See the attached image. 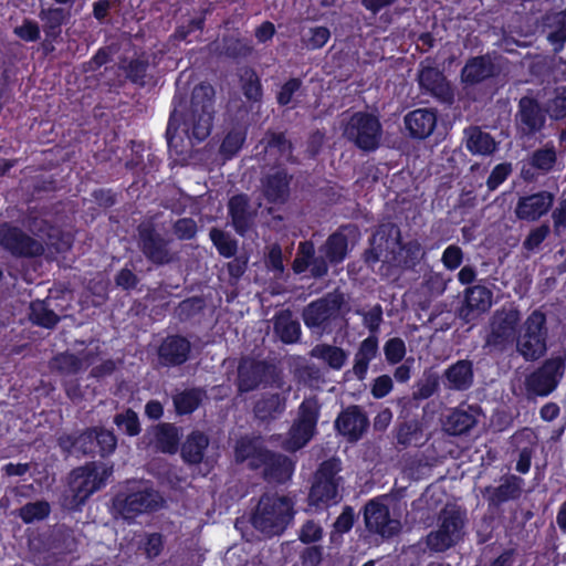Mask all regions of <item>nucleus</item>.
Instances as JSON below:
<instances>
[{"label":"nucleus","mask_w":566,"mask_h":566,"mask_svg":"<svg viewBox=\"0 0 566 566\" xmlns=\"http://www.w3.org/2000/svg\"><path fill=\"white\" fill-rule=\"evenodd\" d=\"M214 90L210 84L201 83L192 90L189 106L175 107L167 127V142L170 148L179 151V129L187 136L189 144L205 140L211 133L214 114Z\"/></svg>","instance_id":"obj_1"},{"label":"nucleus","mask_w":566,"mask_h":566,"mask_svg":"<svg viewBox=\"0 0 566 566\" xmlns=\"http://www.w3.org/2000/svg\"><path fill=\"white\" fill-rule=\"evenodd\" d=\"M294 502L279 494H264L252 516L253 526L266 536L280 535L294 516Z\"/></svg>","instance_id":"obj_2"},{"label":"nucleus","mask_w":566,"mask_h":566,"mask_svg":"<svg viewBox=\"0 0 566 566\" xmlns=\"http://www.w3.org/2000/svg\"><path fill=\"white\" fill-rule=\"evenodd\" d=\"M403 251L417 258L420 254L421 247L416 241L402 247L399 229L394 224L381 226L371 239V249L366 252V261L369 263L384 261L407 264L408 261L402 254Z\"/></svg>","instance_id":"obj_3"},{"label":"nucleus","mask_w":566,"mask_h":566,"mask_svg":"<svg viewBox=\"0 0 566 566\" xmlns=\"http://www.w3.org/2000/svg\"><path fill=\"white\" fill-rule=\"evenodd\" d=\"M467 513L455 505H447L439 514L437 528L426 537L432 552H444L459 544L465 535Z\"/></svg>","instance_id":"obj_4"},{"label":"nucleus","mask_w":566,"mask_h":566,"mask_svg":"<svg viewBox=\"0 0 566 566\" xmlns=\"http://www.w3.org/2000/svg\"><path fill=\"white\" fill-rule=\"evenodd\" d=\"M381 124L377 116L364 112L353 114L345 123L343 135L358 148L375 150L381 138Z\"/></svg>","instance_id":"obj_5"},{"label":"nucleus","mask_w":566,"mask_h":566,"mask_svg":"<svg viewBox=\"0 0 566 566\" xmlns=\"http://www.w3.org/2000/svg\"><path fill=\"white\" fill-rule=\"evenodd\" d=\"M546 318L539 311H534L524 322L517 337V352L526 360H535L546 352Z\"/></svg>","instance_id":"obj_6"},{"label":"nucleus","mask_w":566,"mask_h":566,"mask_svg":"<svg viewBox=\"0 0 566 566\" xmlns=\"http://www.w3.org/2000/svg\"><path fill=\"white\" fill-rule=\"evenodd\" d=\"M340 461L329 459L323 462L315 474V480L310 492V502L312 504L336 503L342 478Z\"/></svg>","instance_id":"obj_7"},{"label":"nucleus","mask_w":566,"mask_h":566,"mask_svg":"<svg viewBox=\"0 0 566 566\" xmlns=\"http://www.w3.org/2000/svg\"><path fill=\"white\" fill-rule=\"evenodd\" d=\"M318 419V402L314 398L305 399L298 409V417L292 426L284 448L296 451L303 448L314 436Z\"/></svg>","instance_id":"obj_8"},{"label":"nucleus","mask_w":566,"mask_h":566,"mask_svg":"<svg viewBox=\"0 0 566 566\" xmlns=\"http://www.w3.org/2000/svg\"><path fill=\"white\" fill-rule=\"evenodd\" d=\"M160 495L153 489L143 486L130 492L124 499L119 496L115 501L117 513L127 521H133L140 514L156 511L161 506Z\"/></svg>","instance_id":"obj_9"},{"label":"nucleus","mask_w":566,"mask_h":566,"mask_svg":"<svg viewBox=\"0 0 566 566\" xmlns=\"http://www.w3.org/2000/svg\"><path fill=\"white\" fill-rule=\"evenodd\" d=\"M112 470H99L95 464H87L75 469L71 474L70 488L76 504H82L95 491L104 485Z\"/></svg>","instance_id":"obj_10"},{"label":"nucleus","mask_w":566,"mask_h":566,"mask_svg":"<svg viewBox=\"0 0 566 566\" xmlns=\"http://www.w3.org/2000/svg\"><path fill=\"white\" fill-rule=\"evenodd\" d=\"M565 370V364L560 358H552L526 379L528 394L535 396H547L557 386Z\"/></svg>","instance_id":"obj_11"},{"label":"nucleus","mask_w":566,"mask_h":566,"mask_svg":"<svg viewBox=\"0 0 566 566\" xmlns=\"http://www.w3.org/2000/svg\"><path fill=\"white\" fill-rule=\"evenodd\" d=\"M521 321L520 311L513 306L497 310L491 319L488 344L496 347L504 346L515 337L516 326Z\"/></svg>","instance_id":"obj_12"},{"label":"nucleus","mask_w":566,"mask_h":566,"mask_svg":"<svg viewBox=\"0 0 566 566\" xmlns=\"http://www.w3.org/2000/svg\"><path fill=\"white\" fill-rule=\"evenodd\" d=\"M0 245L20 256H34L43 252L41 242L8 224L0 226Z\"/></svg>","instance_id":"obj_13"},{"label":"nucleus","mask_w":566,"mask_h":566,"mask_svg":"<svg viewBox=\"0 0 566 566\" xmlns=\"http://www.w3.org/2000/svg\"><path fill=\"white\" fill-rule=\"evenodd\" d=\"M138 245L148 260L156 264H165L171 260L168 241L156 232L151 222H143L138 227Z\"/></svg>","instance_id":"obj_14"},{"label":"nucleus","mask_w":566,"mask_h":566,"mask_svg":"<svg viewBox=\"0 0 566 566\" xmlns=\"http://www.w3.org/2000/svg\"><path fill=\"white\" fill-rule=\"evenodd\" d=\"M366 527L382 537H391L400 531V522L389 515V509L382 503L373 500L365 506Z\"/></svg>","instance_id":"obj_15"},{"label":"nucleus","mask_w":566,"mask_h":566,"mask_svg":"<svg viewBox=\"0 0 566 566\" xmlns=\"http://www.w3.org/2000/svg\"><path fill=\"white\" fill-rule=\"evenodd\" d=\"M274 368L263 361L244 358L238 370V382L240 391H250L261 384L274 381Z\"/></svg>","instance_id":"obj_16"},{"label":"nucleus","mask_w":566,"mask_h":566,"mask_svg":"<svg viewBox=\"0 0 566 566\" xmlns=\"http://www.w3.org/2000/svg\"><path fill=\"white\" fill-rule=\"evenodd\" d=\"M342 297L336 294L312 302L303 311V321L308 328H322L337 314L342 305Z\"/></svg>","instance_id":"obj_17"},{"label":"nucleus","mask_w":566,"mask_h":566,"mask_svg":"<svg viewBox=\"0 0 566 566\" xmlns=\"http://www.w3.org/2000/svg\"><path fill=\"white\" fill-rule=\"evenodd\" d=\"M554 203V195L549 191H538L521 197L515 207V216L520 220L536 221L545 216Z\"/></svg>","instance_id":"obj_18"},{"label":"nucleus","mask_w":566,"mask_h":566,"mask_svg":"<svg viewBox=\"0 0 566 566\" xmlns=\"http://www.w3.org/2000/svg\"><path fill=\"white\" fill-rule=\"evenodd\" d=\"M546 117L539 104L531 97H522L516 114L517 129L526 136L541 132L545 126Z\"/></svg>","instance_id":"obj_19"},{"label":"nucleus","mask_w":566,"mask_h":566,"mask_svg":"<svg viewBox=\"0 0 566 566\" xmlns=\"http://www.w3.org/2000/svg\"><path fill=\"white\" fill-rule=\"evenodd\" d=\"M493 304V292L483 285H474L465 290L464 305L461 308V316L471 321L488 312Z\"/></svg>","instance_id":"obj_20"},{"label":"nucleus","mask_w":566,"mask_h":566,"mask_svg":"<svg viewBox=\"0 0 566 566\" xmlns=\"http://www.w3.org/2000/svg\"><path fill=\"white\" fill-rule=\"evenodd\" d=\"M335 426L339 433L356 441L366 431L368 419L358 406H350L337 417Z\"/></svg>","instance_id":"obj_21"},{"label":"nucleus","mask_w":566,"mask_h":566,"mask_svg":"<svg viewBox=\"0 0 566 566\" xmlns=\"http://www.w3.org/2000/svg\"><path fill=\"white\" fill-rule=\"evenodd\" d=\"M418 81L420 86L434 97L443 102H450L452 99L453 94L451 87L444 75L438 69L422 64Z\"/></svg>","instance_id":"obj_22"},{"label":"nucleus","mask_w":566,"mask_h":566,"mask_svg":"<svg viewBox=\"0 0 566 566\" xmlns=\"http://www.w3.org/2000/svg\"><path fill=\"white\" fill-rule=\"evenodd\" d=\"M276 387L282 392L264 395L254 406V413L258 419L269 421L280 416L285 410L286 396L290 392V387L283 388L282 384L277 381Z\"/></svg>","instance_id":"obj_23"},{"label":"nucleus","mask_w":566,"mask_h":566,"mask_svg":"<svg viewBox=\"0 0 566 566\" xmlns=\"http://www.w3.org/2000/svg\"><path fill=\"white\" fill-rule=\"evenodd\" d=\"M444 385L452 390H467L473 384V364L462 359L449 366L443 374Z\"/></svg>","instance_id":"obj_24"},{"label":"nucleus","mask_w":566,"mask_h":566,"mask_svg":"<svg viewBox=\"0 0 566 566\" xmlns=\"http://www.w3.org/2000/svg\"><path fill=\"white\" fill-rule=\"evenodd\" d=\"M405 124L410 136L415 138H426L433 132L437 124V116L431 109L419 108L406 115Z\"/></svg>","instance_id":"obj_25"},{"label":"nucleus","mask_w":566,"mask_h":566,"mask_svg":"<svg viewBox=\"0 0 566 566\" xmlns=\"http://www.w3.org/2000/svg\"><path fill=\"white\" fill-rule=\"evenodd\" d=\"M476 423V410L468 406L451 410L443 420V429L452 436H460L468 432Z\"/></svg>","instance_id":"obj_26"},{"label":"nucleus","mask_w":566,"mask_h":566,"mask_svg":"<svg viewBox=\"0 0 566 566\" xmlns=\"http://www.w3.org/2000/svg\"><path fill=\"white\" fill-rule=\"evenodd\" d=\"M261 467L264 468V478L270 482H285L293 473V463L282 454H274L269 452L263 454V462Z\"/></svg>","instance_id":"obj_27"},{"label":"nucleus","mask_w":566,"mask_h":566,"mask_svg":"<svg viewBox=\"0 0 566 566\" xmlns=\"http://www.w3.org/2000/svg\"><path fill=\"white\" fill-rule=\"evenodd\" d=\"M377 354L378 339L376 336H369L360 343L354 356V364L352 368L353 375L358 380H364L366 378L369 363L376 358Z\"/></svg>","instance_id":"obj_28"},{"label":"nucleus","mask_w":566,"mask_h":566,"mask_svg":"<svg viewBox=\"0 0 566 566\" xmlns=\"http://www.w3.org/2000/svg\"><path fill=\"white\" fill-rule=\"evenodd\" d=\"M228 207L235 231L243 235L250 228L255 211L250 209L248 198L243 195L232 197Z\"/></svg>","instance_id":"obj_29"},{"label":"nucleus","mask_w":566,"mask_h":566,"mask_svg":"<svg viewBox=\"0 0 566 566\" xmlns=\"http://www.w3.org/2000/svg\"><path fill=\"white\" fill-rule=\"evenodd\" d=\"M190 343L179 336L167 337L159 348L160 359L167 365H179L187 360Z\"/></svg>","instance_id":"obj_30"},{"label":"nucleus","mask_w":566,"mask_h":566,"mask_svg":"<svg viewBox=\"0 0 566 566\" xmlns=\"http://www.w3.org/2000/svg\"><path fill=\"white\" fill-rule=\"evenodd\" d=\"M495 73L494 64L488 56L473 57L467 62L461 72L462 81L469 84L480 83Z\"/></svg>","instance_id":"obj_31"},{"label":"nucleus","mask_w":566,"mask_h":566,"mask_svg":"<svg viewBox=\"0 0 566 566\" xmlns=\"http://www.w3.org/2000/svg\"><path fill=\"white\" fill-rule=\"evenodd\" d=\"M91 354H81L76 356L70 353H63L55 356L51 361V368L63 375H74L93 364Z\"/></svg>","instance_id":"obj_32"},{"label":"nucleus","mask_w":566,"mask_h":566,"mask_svg":"<svg viewBox=\"0 0 566 566\" xmlns=\"http://www.w3.org/2000/svg\"><path fill=\"white\" fill-rule=\"evenodd\" d=\"M349 228H342L339 231L329 235L325 244L319 249L331 263L342 262L348 251Z\"/></svg>","instance_id":"obj_33"},{"label":"nucleus","mask_w":566,"mask_h":566,"mask_svg":"<svg viewBox=\"0 0 566 566\" xmlns=\"http://www.w3.org/2000/svg\"><path fill=\"white\" fill-rule=\"evenodd\" d=\"M523 480L518 476H507L499 486L488 488V499L493 504L517 499L521 495Z\"/></svg>","instance_id":"obj_34"},{"label":"nucleus","mask_w":566,"mask_h":566,"mask_svg":"<svg viewBox=\"0 0 566 566\" xmlns=\"http://www.w3.org/2000/svg\"><path fill=\"white\" fill-rule=\"evenodd\" d=\"M465 146L473 155H490L496 148V143L489 133L479 127H469L464 130Z\"/></svg>","instance_id":"obj_35"},{"label":"nucleus","mask_w":566,"mask_h":566,"mask_svg":"<svg viewBox=\"0 0 566 566\" xmlns=\"http://www.w3.org/2000/svg\"><path fill=\"white\" fill-rule=\"evenodd\" d=\"M310 355L335 370L342 369L348 359V354L343 348L329 344L314 346Z\"/></svg>","instance_id":"obj_36"},{"label":"nucleus","mask_w":566,"mask_h":566,"mask_svg":"<svg viewBox=\"0 0 566 566\" xmlns=\"http://www.w3.org/2000/svg\"><path fill=\"white\" fill-rule=\"evenodd\" d=\"M268 453L269 451L262 448L260 439L243 438L235 447V459L241 462L250 460L251 468H261L263 454Z\"/></svg>","instance_id":"obj_37"},{"label":"nucleus","mask_w":566,"mask_h":566,"mask_svg":"<svg viewBox=\"0 0 566 566\" xmlns=\"http://www.w3.org/2000/svg\"><path fill=\"white\" fill-rule=\"evenodd\" d=\"M39 18L48 39L54 40L61 34V27L67 20L69 12L62 8L41 7Z\"/></svg>","instance_id":"obj_38"},{"label":"nucleus","mask_w":566,"mask_h":566,"mask_svg":"<svg viewBox=\"0 0 566 566\" xmlns=\"http://www.w3.org/2000/svg\"><path fill=\"white\" fill-rule=\"evenodd\" d=\"M265 197L272 202L284 201L289 192V177L283 170H275L266 176L263 182Z\"/></svg>","instance_id":"obj_39"},{"label":"nucleus","mask_w":566,"mask_h":566,"mask_svg":"<svg viewBox=\"0 0 566 566\" xmlns=\"http://www.w3.org/2000/svg\"><path fill=\"white\" fill-rule=\"evenodd\" d=\"M209 444L208 437L199 431L189 434L181 448V455L188 463L197 464L202 461L205 450Z\"/></svg>","instance_id":"obj_40"},{"label":"nucleus","mask_w":566,"mask_h":566,"mask_svg":"<svg viewBox=\"0 0 566 566\" xmlns=\"http://www.w3.org/2000/svg\"><path fill=\"white\" fill-rule=\"evenodd\" d=\"M545 25L548 29L547 40L559 51L566 42V9L548 14Z\"/></svg>","instance_id":"obj_41"},{"label":"nucleus","mask_w":566,"mask_h":566,"mask_svg":"<svg viewBox=\"0 0 566 566\" xmlns=\"http://www.w3.org/2000/svg\"><path fill=\"white\" fill-rule=\"evenodd\" d=\"M274 328L284 343L296 342L301 334L298 322L293 319L292 315L287 312L281 313L276 316Z\"/></svg>","instance_id":"obj_42"},{"label":"nucleus","mask_w":566,"mask_h":566,"mask_svg":"<svg viewBox=\"0 0 566 566\" xmlns=\"http://www.w3.org/2000/svg\"><path fill=\"white\" fill-rule=\"evenodd\" d=\"M203 397H205L203 391H201L199 389H188V390L177 392L174 396V405H175L176 411L179 415L191 413L201 403Z\"/></svg>","instance_id":"obj_43"},{"label":"nucleus","mask_w":566,"mask_h":566,"mask_svg":"<svg viewBox=\"0 0 566 566\" xmlns=\"http://www.w3.org/2000/svg\"><path fill=\"white\" fill-rule=\"evenodd\" d=\"M30 319L36 325L51 328L59 322V316L46 301L36 300L30 305Z\"/></svg>","instance_id":"obj_44"},{"label":"nucleus","mask_w":566,"mask_h":566,"mask_svg":"<svg viewBox=\"0 0 566 566\" xmlns=\"http://www.w3.org/2000/svg\"><path fill=\"white\" fill-rule=\"evenodd\" d=\"M557 161V154L553 145L535 150L530 157V165L543 174L549 172Z\"/></svg>","instance_id":"obj_45"},{"label":"nucleus","mask_w":566,"mask_h":566,"mask_svg":"<svg viewBox=\"0 0 566 566\" xmlns=\"http://www.w3.org/2000/svg\"><path fill=\"white\" fill-rule=\"evenodd\" d=\"M179 442L178 430L171 424H163L156 437L157 448L166 453H174L177 451Z\"/></svg>","instance_id":"obj_46"},{"label":"nucleus","mask_w":566,"mask_h":566,"mask_svg":"<svg viewBox=\"0 0 566 566\" xmlns=\"http://www.w3.org/2000/svg\"><path fill=\"white\" fill-rule=\"evenodd\" d=\"M265 148L270 155H279L281 163L292 159L291 144L282 134H271L266 140Z\"/></svg>","instance_id":"obj_47"},{"label":"nucleus","mask_w":566,"mask_h":566,"mask_svg":"<svg viewBox=\"0 0 566 566\" xmlns=\"http://www.w3.org/2000/svg\"><path fill=\"white\" fill-rule=\"evenodd\" d=\"M210 239L218 249L219 253L224 258H231L235 254L238 244L228 233L212 228L210 230Z\"/></svg>","instance_id":"obj_48"},{"label":"nucleus","mask_w":566,"mask_h":566,"mask_svg":"<svg viewBox=\"0 0 566 566\" xmlns=\"http://www.w3.org/2000/svg\"><path fill=\"white\" fill-rule=\"evenodd\" d=\"M50 514V505L45 501L28 503L19 511V516L27 524L41 521Z\"/></svg>","instance_id":"obj_49"},{"label":"nucleus","mask_w":566,"mask_h":566,"mask_svg":"<svg viewBox=\"0 0 566 566\" xmlns=\"http://www.w3.org/2000/svg\"><path fill=\"white\" fill-rule=\"evenodd\" d=\"M546 112L553 119L566 118V86L558 87L546 103Z\"/></svg>","instance_id":"obj_50"},{"label":"nucleus","mask_w":566,"mask_h":566,"mask_svg":"<svg viewBox=\"0 0 566 566\" xmlns=\"http://www.w3.org/2000/svg\"><path fill=\"white\" fill-rule=\"evenodd\" d=\"M315 254L314 244L310 241L301 242L297 248L296 258L293 261V270L295 273H303L310 268L311 260Z\"/></svg>","instance_id":"obj_51"},{"label":"nucleus","mask_w":566,"mask_h":566,"mask_svg":"<svg viewBox=\"0 0 566 566\" xmlns=\"http://www.w3.org/2000/svg\"><path fill=\"white\" fill-rule=\"evenodd\" d=\"M242 90L247 98L259 101L262 95L261 84L258 75L252 70H244L242 74Z\"/></svg>","instance_id":"obj_52"},{"label":"nucleus","mask_w":566,"mask_h":566,"mask_svg":"<svg viewBox=\"0 0 566 566\" xmlns=\"http://www.w3.org/2000/svg\"><path fill=\"white\" fill-rule=\"evenodd\" d=\"M245 139V133L243 129H233L231 130L226 138L223 139L220 151L226 157H232L235 155L241 146L243 145V142Z\"/></svg>","instance_id":"obj_53"},{"label":"nucleus","mask_w":566,"mask_h":566,"mask_svg":"<svg viewBox=\"0 0 566 566\" xmlns=\"http://www.w3.org/2000/svg\"><path fill=\"white\" fill-rule=\"evenodd\" d=\"M13 33L25 42H35L41 36L39 23L31 19H23L21 24L14 27Z\"/></svg>","instance_id":"obj_54"},{"label":"nucleus","mask_w":566,"mask_h":566,"mask_svg":"<svg viewBox=\"0 0 566 566\" xmlns=\"http://www.w3.org/2000/svg\"><path fill=\"white\" fill-rule=\"evenodd\" d=\"M384 353L389 364H398L406 355L405 342L398 337L390 338L384 346Z\"/></svg>","instance_id":"obj_55"},{"label":"nucleus","mask_w":566,"mask_h":566,"mask_svg":"<svg viewBox=\"0 0 566 566\" xmlns=\"http://www.w3.org/2000/svg\"><path fill=\"white\" fill-rule=\"evenodd\" d=\"M331 36L329 30L325 27H316L308 31V34L304 35L303 42L307 49L316 50L321 49L326 44Z\"/></svg>","instance_id":"obj_56"},{"label":"nucleus","mask_w":566,"mask_h":566,"mask_svg":"<svg viewBox=\"0 0 566 566\" xmlns=\"http://www.w3.org/2000/svg\"><path fill=\"white\" fill-rule=\"evenodd\" d=\"M95 448L98 447L99 454L102 457L112 453L117 444L116 437L112 431L108 430H96L95 429Z\"/></svg>","instance_id":"obj_57"},{"label":"nucleus","mask_w":566,"mask_h":566,"mask_svg":"<svg viewBox=\"0 0 566 566\" xmlns=\"http://www.w3.org/2000/svg\"><path fill=\"white\" fill-rule=\"evenodd\" d=\"M114 421L129 436H136L140 431L138 417L133 410H127L124 413L117 415Z\"/></svg>","instance_id":"obj_58"},{"label":"nucleus","mask_w":566,"mask_h":566,"mask_svg":"<svg viewBox=\"0 0 566 566\" xmlns=\"http://www.w3.org/2000/svg\"><path fill=\"white\" fill-rule=\"evenodd\" d=\"M164 547L163 536L158 533H150L145 536V542L142 546L145 555L148 558H156L160 555Z\"/></svg>","instance_id":"obj_59"},{"label":"nucleus","mask_w":566,"mask_h":566,"mask_svg":"<svg viewBox=\"0 0 566 566\" xmlns=\"http://www.w3.org/2000/svg\"><path fill=\"white\" fill-rule=\"evenodd\" d=\"M463 260V252L460 247L451 244L442 253L441 261L446 269L453 271L458 269Z\"/></svg>","instance_id":"obj_60"},{"label":"nucleus","mask_w":566,"mask_h":566,"mask_svg":"<svg viewBox=\"0 0 566 566\" xmlns=\"http://www.w3.org/2000/svg\"><path fill=\"white\" fill-rule=\"evenodd\" d=\"M549 227L547 224H541L532 229L523 242L526 250L532 251L536 249L548 235Z\"/></svg>","instance_id":"obj_61"},{"label":"nucleus","mask_w":566,"mask_h":566,"mask_svg":"<svg viewBox=\"0 0 566 566\" xmlns=\"http://www.w3.org/2000/svg\"><path fill=\"white\" fill-rule=\"evenodd\" d=\"M174 232L179 240H190L197 233V224L195 220L184 218L174 224Z\"/></svg>","instance_id":"obj_62"},{"label":"nucleus","mask_w":566,"mask_h":566,"mask_svg":"<svg viewBox=\"0 0 566 566\" xmlns=\"http://www.w3.org/2000/svg\"><path fill=\"white\" fill-rule=\"evenodd\" d=\"M394 388L392 379L388 375H381L374 379L370 392L374 398L381 399L386 397Z\"/></svg>","instance_id":"obj_63"},{"label":"nucleus","mask_w":566,"mask_h":566,"mask_svg":"<svg viewBox=\"0 0 566 566\" xmlns=\"http://www.w3.org/2000/svg\"><path fill=\"white\" fill-rule=\"evenodd\" d=\"M554 232L559 235L566 229V199L559 200L552 213Z\"/></svg>","instance_id":"obj_64"}]
</instances>
